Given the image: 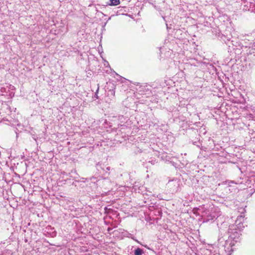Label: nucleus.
<instances>
[{"label": "nucleus", "mask_w": 255, "mask_h": 255, "mask_svg": "<svg viewBox=\"0 0 255 255\" xmlns=\"http://www.w3.org/2000/svg\"><path fill=\"white\" fill-rule=\"evenodd\" d=\"M241 230V227H238V229H237V225H230L228 230L229 237L234 240L238 239L240 236V232Z\"/></svg>", "instance_id": "f257e3e1"}, {"label": "nucleus", "mask_w": 255, "mask_h": 255, "mask_svg": "<svg viewBox=\"0 0 255 255\" xmlns=\"http://www.w3.org/2000/svg\"><path fill=\"white\" fill-rule=\"evenodd\" d=\"M243 219V217L241 216L240 217H238L237 218L236 221V225H237V229H238V227H241L242 230L244 228V226H243V224L241 223L242 220Z\"/></svg>", "instance_id": "f03ea898"}, {"label": "nucleus", "mask_w": 255, "mask_h": 255, "mask_svg": "<svg viewBox=\"0 0 255 255\" xmlns=\"http://www.w3.org/2000/svg\"><path fill=\"white\" fill-rule=\"evenodd\" d=\"M110 5H117L120 3V0H111Z\"/></svg>", "instance_id": "7ed1b4c3"}, {"label": "nucleus", "mask_w": 255, "mask_h": 255, "mask_svg": "<svg viewBox=\"0 0 255 255\" xmlns=\"http://www.w3.org/2000/svg\"><path fill=\"white\" fill-rule=\"evenodd\" d=\"M142 253V251L139 248H137L134 251V255H141Z\"/></svg>", "instance_id": "20e7f679"}, {"label": "nucleus", "mask_w": 255, "mask_h": 255, "mask_svg": "<svg viewBox=\"0 0 255 255\" xmlns=\"http://www.w3.org/2000/svg\"><path fill=\"white\" fill-rule=\"evenodd\" d=\"M107 169H108V170H109V169H110V167H108V168H107Z\"/></svg>", "instance_id": "39448f33"}]
</instances>
